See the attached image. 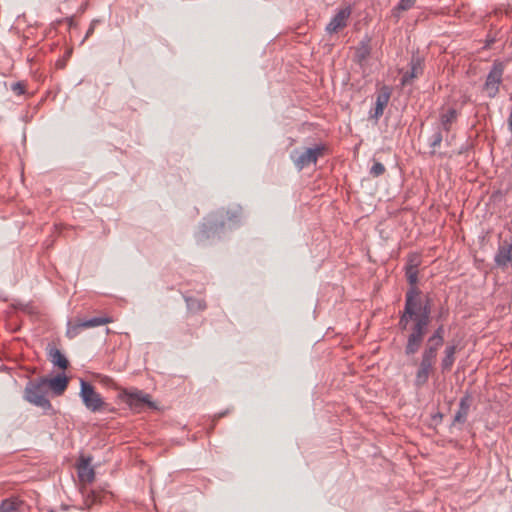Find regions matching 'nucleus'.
Wrapping results in <instances>:
<instances>
[{"label":"nucleus","mask_w":512,"mask_h":512,"mask_svg":"<svg viewBox=\"0 0 512 512\" xmlns=\"http://www.w3.org/2000/svg\"><path fill=\"white\" fill-rule=\"evenodd\" d=\"M422 72L423 68L421 59L419 57L413 56L410 62V70L403 74L401 78V84L403 86L410 84L412 80L417 78L420 74H422Z\"/></svg>","instance_id":"nucleus-13"},{"label":"nucleus","mask_w":512,"mask_h":512,"mask_svg":"<svg viewBox=\"0 0 512 512\" xmlns=\"http://www.w3.org/2000/svg\"><path fill=\"white\" fill-rule=\"evenodd\" d=\"M79 480L84 483H92L95 478V471L90 465V458L81 459L77 467Z\"/></svg>","instance_id":"nucleus-14"},{"label":"nucleus","mask_w":512,"mask_h":512,"mask_svg":"<svg viewBox=\"0 0 512 512\" xmlns=\"http://www.w3.org/2000/svg\"><path fill=\"white\" fill-rule=\"evenodd\" d=\"M79 395L85 407L91 412L100 411L105 405L101 395L95 391L94 387L90 383L84 380H81L80 382Z\"/></svg>","instance_id":"nucleus-5"},{"label":"nucleus","mask_w":512,"mask_h":512,"mask_svg":"<svg viewBox=\"0 0 512 512\" xmlns=\"http://www.w3.org/2000/svg\"><path fill=\"white\" fill-rule=\"evenodd\" d=\"M325 146L316 145L311 148L305 149L303 152L293 151L291 159L293 160L296 168L300 171L310 164H315L320 156L323 155Z\"/></svg>","instance_id":"nucleus-6"},{"label":"nucleus","mask_w":512,"mask_h":512,"mask_svg":"<svg viewBox=\"0 0 512 512\" xmlns=\"http://www.w3.org/2000/svg\"><path fill=\"white\" fill-rule=\"evenodd\" d=\"M351 14L350 8L339 10L326 26V32L335 33L347 25V20Z\"/></svg>","instance_id":"nucleus-10"},{"label":"nucleus","mask_w":512,"mask_h":512,"mask_svg":"<svg viewBox=\"0 0 512 512\" xmlns=\"http://www.w3.org/2000/svg\"><path fill=\"white\" fill-rule=\"evenodd\" d=\"M112 322L110 317H93L87 320L77 319L76 321H68L66 336L70 339L75 338L81 329H88L98 327Z\"/></svg>","instance_id":"nucleus-9"},{"label":"nucleus","mask_w":512,"mask_h":512,"mask_svg":"<svg viewBox=\"0 0 512 512\" xmlns=\"http://www.w3.org/2000/svg\"><path fill=\"white\" fill-rule=\"evenodd\" d=\"M504 73V64L502 62H494L484 84V91L489 98H495L499 92Z\"/></svg>","instance_id":"nucleus-8"},{"label":"nucleus","mask_w":512,"mask_h":512,"mask_svg":"<svg viewBox=\"0 0 512 512\" xmlns=\"http://www.w3.org/2000/svg\"><path fill=\"white\" fill-rule=\"evenodd\" d=\"M471 403H472V397L470 394H465L460 399L459 408L453 417L452 425L464 424L467 421Z\"/></svg>","instance_id":"nucleus-12"},{"label":"nucleus","mask_w":512,"mask_h":512,"mask_svg":"<svg viewBox=\"0 0 512 512\" xmlns=\"http://www.w3.org/2000/svg\"><path fill=\"white\" fill-rule=\"evenodd\" d=\"M421 259L417 254H411L408 257L405 269H418Z\"/></svg>","instance_id":"nucleus-24"},{"label":"nucleus","mask_w":512,"mask_h":512,"mask_svg":"<svg viewBox=\"0 0 512 512\" xmlns=\"http://www.w3.org/2000/svg\"><path fill=\"white\" fill-rule=\"evenodd\" d=\"M225 414H226V412L221 413V414L217 415V418H220V417L224 416Z\"/></svg>","instance_id":"nucleus-30"},{"label":"nucleus","mask_w":512,"mask_h":512,"mask_svg":"<svg viewBox=\"0 0 512 512\" xmlns=\"http://www.w3.org/2000/svg\"><path fill=\"white\" fill-rule=\"evenodd\" d=\"M369 42V39L363 40L359 43L358 47L356 48L354 60L359 65H362L367 60L371 53V47L369 45Z\"/></svg>","instance_id":"nucleus-16"},{"label":"nucleus","mask_w":512,"mask_h":512,"mask_svg":"<svg viewBox=\"0 0 512 512\" xmlns=\"http://www.w3.org/2000/svg\"><path fill=\"white\" fill-rule=\"evenodd\" d=\"M389 98H390L389 92H382L377 95L376 106H375L373 114H371L372 118L378 120L379 117L382 116L384 108L388 104Z\"/></svg>","instance_id":"nucleus-17"},{"label":"nucleus","mask_w":512,"mask_h":512,"mask_svg":"<svg viewBox=\"0 0 512 512\" xmlns=\"http://www.w3.org/2000/svg\"><path fill=\"white\" fill-rule=\"evenodd\" d=\"M11 90L16 94L21 95L25 91V85L22 82H15L11 85Z\"/></svg>","instance_id":"nucleus-28"},{"label":"nucleus","mask_w":512,"mask_h":512,"mask_svg":"<svg viewBox=\"0 0 512 512\" xmlns=\"http://www.w3.org/2000/svg\"><path fill=\"white\" fill-rule=\"evenodd\" d=\"M415 2L416 0H400L393 11L394 13L398 11H407L414 6Z\"/></svg>","instance_id":"nucleus-23"},{"label":"nucleus","mask_w":512,"mask_h":512,"mask_svg":"<svg viewBox=\"0 0 512 512\" xmlns=\"http://www.w3.org/2000/svg\"><path fill=\"white\" fill-rule=\"evenodd\" d=\"M441 346L442 345L427 339L415 374L414 385L417 388L423 387L428 382L429 376L434 370L438 350Z\"/></svg>","instance_id":"nucleus-3"},{"label":"nucleus","mask_w":512,"mask_h":512,"mask_svg":"<svg viewBox=\"0 0 512 512\" xmlns=\"http://www.w3.org/2000/svg\"><path fill=\"white\" fill-rule=\"evenodd\" d=\"M419 294L417 288H410L406 292L404 310L398 322L402 331L407 330L412 322L404 349L406 356H413L419 351L430 324L431 299L427 297L423 302Z\"/></svg>","instance_id":"nucleus-1"},{"label":"nucleus","mask_w":512,"mask_h":512,"mask_svg":"<svg viewBox=\"0 0 512 512\" xmlns=\"http://www.w3.org/2000/svg\"><path fill=\"white\" fill-rule=\"evenodd\" d=\"M406 271V277L409 282V284L412 286L411 288H415L418 281V269H405Z\"/></svg>","instance_id":"nucleus-25"},{"label":"nucleus","mask_w":512,"mask_h":512,"mask_svg":"<svg viewBox=\"0 0 512 512\" xmlns=\"http://www.w3.org/2000/svg\"><path fill=\"white\" fill-rule=\"evenodd\" d=\"M20 505L18 500L6 499L0 504V512H20Z\"/></svg>","instance_id":"nucleus-20"},{"label":"nucleus","mask_w":512,"mask_h":512,"mask_svg":"<svg viewBox=\"0 0 512 512\" xmlns=\"http://www.w3.org/2000/svg\"><path fill=\"white\" fill-rule=\"evenodd\" d=\"M241 217V207L236 206L231 209H220L205 220L201 225V229L197 234L198 242H204L207 239L213 238L216 234L223 230L226 223L229 227L238 224Z\"/></svg>","instance_id":"nucleus-2"},{"label":"nucleus","mask_w":512,"mask_h":512,"mask_svg":"<svg viewBox=\"0 0 512 512\" xmlns=\"http://www.w3.org/2000/svg\"><path fill=\"white\" fill-rule=\"evenodd\" d=\"M47 393L48 389L45 386V381L40 377L28 381L24 389V399L47 412L52 409V405L46 397Z\"/></svg>","instance_id":"nucleus-4"},{"label":"nucleus","mask_w":512,"mask_h":512,"mask_svg":"<svg viewBox=\"0 0 512 512\" xmlns=\"http://www.w3.org/2000/svg\"><path fill=\"white\" fill-rule=\"evenodd\" d=\"M120 397L131 409L136 411H140L145 406L155 408V404L150 400V395L138 389H125L121 392Z\"/></svg>","instance_id":"nucleus-7"},{"label":"nucleus","mask_w":512,"mask_h":512,"mask_svg":"<svg viewBox=\"0 0 512 512\" xmlns=\"http://www.w3.org/2000/svg\"><path fill=\"white\" fill-rule=\"evenodd\" d=\"M457 118V111L454 108H449L446 112L441 113L440 115V125L441 128L449 132L451 129V124L456 120Z\"/></svg>","instance_id":"nucleus-18"},{"label":"nucleus","mask_w":512,"mask_h":512,"mask_svg":"<svg viewBox=\"0 0 512 512\" xmlns=\"http://www.w3.org/2000/svg\"><path fill=\"white\" fill-rule=\"evenodd\" d=\"M442 140H443V136H442L440 128H438L437 131H435L433 133V135L431 136L430 147L436 148V147L440 146Z\"/></svg>","instance_id":"nucleus-26"},{"label":"nucleus","mask_w":512,"mask_h":512,"mask_svg":"<svg viewBox=\"0 0 512 512\" xmlns=\"http://www.w3.org/2000/svg\"><path fill=\"white\" fill-rule=\"evenodd\" d=\"M45 381L47 389H51L54 395L60 396L68 386V378L65 374H58L53 378L41 377Z\"/></svg>","instance_id":"nucleus-11"},{"label":"nucleus","mask_w":512,"mask_h":512,"mask_svg":"<svg viewBox=\"0 0 512 512\" xmlns=\"http://www.w3.org/2000/svg\"><path fill=\"white\" fill-rule=\"evenodd\" d=\"M457 346L455 344H448L444 349V355L441 359V369L443 372L450 371L454 362Z\"/></svg>","instance_id":"nucleus-15"},{"label":"nucleus","mask_w":512,"mask_h":512,"mask_svg":"<svg viewBox=\"0 0 512 512\" xmlns=\"http://www.w3.org/2000/svg\"><path fill=\"white\" fill-rule=\"evenodd\" d=\"M447 314H448V310L445 309V308H441V310H440V312L438 314L437 319L438 320H443L446 317Z\"/></svg>","instance_id":"nucleus-29"},{"label":"nucleus","mask_w":512,"mask_h":512,"mask_svg":"<svg viewBox=\"0 0 512 512\" xmlns=\"http://www.w3.org/2000/svg\"><path fill=\"white\" fill-rule=\"evenodd\" d=\"M444 325H439L434 332L428 337V340H432L435 343H438L440 345L444 344Z\"/></svg>","instance_id":"nucleus-22"},{"label":"nucleus","mask_w":512,"mask_h":512,"mask_svg":"<svg viewBox=\"0 0 512 512\" xmlns=\"http://www.w3.org/2000/svg\"><path fill=\"white\" fill-rule=\"evenodd\" d=\"M49 355L51 357L52 363L55 366H58L61 369H66L68 367L69 362L60 350L53 348L50 350Z\"/></svg>","instance_id":"nucleus-19"},{"label":"nucleus","mask_w":512,"mask_h":512,"mask_svg":"<svg viewBox=\"0 0 512 512\" xmlns=\"http://www.w3.org/2000/svg\"><path fill=\"white\" fill-rule=\"evenodd\" d=\"M185 301H186L188 309L192 312L201 311L206 308V304H205L204 300H202V299L186 297Z\"/></svg>","instance_id":"nucleus-21"},{"label":"nucleus","mask_w":512,"mask_h":512,"mask_svg":"<svg viewBox=\"0 0 512 512\" xmlns=\"http://www.w3.org/2000/svg\"><path fill=\"white\" fill-rule=\"evenodd\" d=\"M384 172H385V167L380 162H374V164L372 165V167L370 169V175H372L373 177H379V176L383 175Z\"/></svg>","instance_id":"nucleus-27"}]
</instances>
